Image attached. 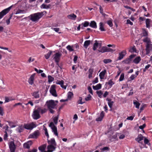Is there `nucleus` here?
Returning a JSON list of instances; mask_svg holds the SVG:
<instances>
[{
	"label": "nucleus",
	"mask_w": 152,
	"mask_h": 152,
	"mask_svg": "<svg viewBox=\"0 0 152 152\" xmlns=\"http://www.w3.org/2000/svg\"><path fill=\"white\" fill-rule=\"evenodd\" d=\"M134 117V116H131L128 117L126 119L127 120L132 121Z\"/></svg>",
	"instance_id": "nucleus-57"
},
{
	"label": "nucleus",
	"mask_w": 152,
	"mask_h": 152,
	"mask_svg": "<svg viewBox=\"0 0 152 152\" xmlns=\"http://www.w3.org/2000/svg\"><path fill=\"white\" fill-rule=\"evenodd\" d=\"M73 94L72 92H69L68 93V99H70L73 96Z\"/></svg>",
	"instance_id": "nucleus-39"
},
{
	"label": "nucleus",
	"mask_w": 152,
	"mask_h": 152,
	"mask_svg": "<svg viewBox=\"0 0 152 152\" xmlns=\"http://www.w3.org/2000/svg\"><path fill=\"white\" fill-rule=\"evenodd\" d=\"M124 74L123 73H122L121 74V75L120 77L119 78V81H122L124 80Z\"/></svg>",
	"instance_id": "nucleus-48"
},
{
	"label": "nucleus",
	"mask_w": 152,
	"mask_h": 152,
	"mask_svg": "<svg viewBox=\"0 0 152 152\" xmlns=\"http://www.w3.org/2000/svg\"><path fill=\"white\" fill-rule=\"evenodd\" d=\"M103 61L104 63L107 64L108 63L111 62L112 60L110 59H104Z\"/></svg>",
	"instance_id": "nucleus-40"
},
{
	"label": "nucleus",
	"mask_w": 152,
	"mask_h": 152,
	"mask_svg": "<svg viewBox=\"0 0 152 152\" xmlns=\"http://www.w3.org/2000/svg\"><path fill=\"white\" fill-rule=\"evenodd\" d=\"M144 138V137H143L142 135V134H140L138 135L137 137L135 139V140L136 141H137L139 143H140L141 144H143L142 142H140V141L141 140H142Z\"/></svg>",
	"instance_id": "nucleus-15"
},
{
	"label": "nucleus",
	"mask_w": 152,
	"mask_h": 152,
	"mask_svg": "<svg viewBox=\"0 0 152 152\" xmlns=\"http://www.w3.org/2000/svg\"><path fill=\"white\" fill-rule=\"evenodd\" d=\"M96 93L98 95V96L100 98L102 97V92L101 91H96Z\"/></svg>",
	"instance_id": "nucleus-46"
},
{
	"label": "nucleus",
	"mask_w": 152,
	"mask_h": 152,
	"mask_svg": "<svg viewBox=\"0 0 152 152\" xmlns=\"http://www.w3.org/2000/svg\"><path fill=\"white\" fill-rule=\"evenodd\" d=\"M50 92L52 95L55 97L57 96V95L56 93V86L53 85L51 86L50 89Z\"/></svg>",
	"instance_id": "nucleus-11"
},
{
	"label": "nucleus",
	"mask_w": 152,
	"mask_h": 152,
	"mask_svg": "<svg viewBox=\"0 0 152 152\" xmlns=\"http://www.w3.org/2000/svg\"><path fill=\"white\" fill-rule=\"evenodd\" d=\"M113 103L114 102L113 101H112L111 102H108V105L110 108H112L113 105Z\"/></svg>",
	"instance_id": "nucleus-54"
},
{
	"label": "nucleus",
	"mask_w": 152,
	"mask_h": 152,
	"mask_svg": "<svg viewBox=\"0 0 152 152\" xmlns=\"http://www.w3.org/2000/svg\"><path fill=\"white\" fill-rule=\"evenodd\" d=\"M93 88L95 90H97L100 89L102 87V85L101 84L99 83L97 84L96 86H93Z\"/></svg>",
	"instance_id": "nucleus-24"
},
{
	"label": "nucleus",
	"mask_w": 152,
	"mask_h": 152,
	"mask_svg": "<svg viewBox=\"0 0 152 152\" xmlns=\"http://www.w3.org/2000/svg\"><path fill=\"white\" fill-rule=\"evenodd\" d=\"M66 48L70 51H72L74 50L72 48V47L69 45H68L67 46Z\"/></svg>",
	"instance_id": "nucleus-47"
},
{
	"label": "nucleus",
	"mask_w": 152,
	"mask_h": 152,
	"mask_svg": "<svg viewBox=\"0 0 152 152\" xmlns=\"http://www.w3.org/2000/svg\"><path fill=\"white\" fill-rule=\"evenodd\" d=\"M46 13H47V12L45 11L37 12L30 15L28 17V18L32 21L37 22L39 19Z\"/></svg>",
	"instance_id": "nucleus-1"
},
{
	"label": "nucleus",
	"mask_w": 152,
	"mask_h": 152,
	"mask_svg": "<svg viewBox=\"0 0 152 152\" xmlns=\"http://www.w3.org/2000/svg\"><path fill=\"white\" fill-rule=\"evenodd\" d=\"M48 81L49 82H51L54 80V78L50 75L48 76Z\"/></svg>",
	"instance_id": "nucleus-45"
},
{
	"label": "nucleus",
	"mask_w": 152,
	"mask_h": 152,
	"mask_svg": "<svg viewBox=\"0 0 152 152\" xmlns=\"http://www.w3.org/2000/svg\"><path fill=\"white\" fill-rule=\"evenodd\" d=\"M38 108L39 112H40L42 114L44 113L47 112V110L45 108L42 109L40 107H38Z\"/></svg>",
	"instance_id": "nucleus-29"
},
{
	"label": "nucleus",
	"mask_w": 152,
	"mask_h": 152,
	"mask_svg": "<svg viewBox=\"0 0 152 152\" xmlns=\"http://www.w3.org/2000/svg\"><path fill=\"white\" fill-rule=\"evenodd\" d=\"M35 75V74L34 73L32 75L28 80V82L29 83L32 85L34 83V77Z\"/></svg>",
	"instance_id": "nucleus-13"
},
{
	"label": "nucleus",
	"mask_w": 152,
	"mask_h": 152,
	"mask_svg": "<svg viewBox=\"0 0 152 152\" xmlns=\"http://www.w3.org/2000/svg\"><path fill=\"white\" fill-rule=\"evenodd\" d=\"M95 42L94 44L93 47V49L94 50H96V48L99 44V43L97 42V40H95Z\"/></svg>",
	"instance_id": "nucleus-30"
},
{
	"label": "nucleus",
	"mask_w": 152,
	"mask_h": 152,
	"mask_svg": "<svg viewBox=\"0 0 152 152\" xmlns=\"http://www.w3.org/2000/svg\"><path fill=\"white\" fill-rule=\"evenodd\" d=\"M56 148V146L48 145L47 147V151L44 152H52L55 150Z\"/></svg>",
	"instance_id": "nucleus-12"
},
{
	"label": "nucleus",
	"mask_w": 152,
	"mask_h": 152,
	"mask_svg": "<svg viewBox=\"0 0 152 152\" xmlns=\"http://www.w3.org/2000/svg\"><path fill=\"white\" fill-rule=\"evenodd\" d=\"M9 147L10 152H15L16 149V146L14 142L12 141L10 142Z\"/></svg>",
	"instance_id": "nucleus-10"
},
{
	"label": "nucleus",
	"mask_w": 152,
	"mask_h": 152,
	"mask_svg": "<svg viewBox=\"0 0 152 152\" xmlns=\"http://www.w3.org/2000/svg\"><path fill=\"white\" fill-rule=\"evenodd\" d=\"M133 103L134 105L135 106V107L137 108H139V106L140 105V104L138 102L136 101H134Z\"/></svg>",
	"instance_id": "nucleus-38"
},
{
	"label": "nucleus",
	"mask_w": 152,
	"mask_h": 152,
	"mask_svg": "<svg viewBox=\"0 0 152 152\" xmlns=\"http://www.w3.org/2000/svg\"><path fill=\"white\" fill-rule=\"evenodd\" d=\"M104 113L103 111H102L100 113V117L96 119V121H101L104 117Z\"/></svg>",
	"instance_id": "nucleus-18"
},
{
	"label": "nucleus",
	"mask_w": 152,
	"mask_h": 152,
	"mask_svg": "<svg viewBox=\"0 0 152 152\" xmlns=\"http://www.w3.org/2000/svg\"><path fill=\"white\" fill-rule=\"evenodd\" d=\"M99 29L101 31H105V29L104 28V24L102 22L99 23Z\"/></svg>",
	"instance_id": "nucleus-25"
},
{
	"label": "nucleus",
	"mask_w": 152,
	"mask_h": 152,
	"mask_svg": "<svg viewBox=\"0 0 152 152\" xmlns=\"http://www.w3.org/2000/svg\"><path fill=\"white\" fill-rule=\"evenodd\" d=\"M91 98V96L90 94H88L86 97L85 98V99L86 101H88L90 100Z\"/></svg>",
	"instance_id": "nucleus-52"
},
{
	"label": "nucleus",
	"mask_w": 152,
	"mask_h": 152,
	"mask_svg": "<svg viewBox=\"0 0 152 152\" xmlns=\"http://www.w3.org/2000/svg\"><path fill=\"white\" fill-rule=\"evenodd\" d=\"M36 126L33 123H31L30 124H25L24 125V127L26 129L32 130L33 128L35 127Z\"/></svg>",
	"instance_id": "nucleus-9"
},
{
	"label": "nucleus",
	"mask_w": 152,
	"mask_h": 152,
	"mask_svg": "<svg viewBox=\"0 0 152 152\" xmlns=\"http://www.w3.org/2000/svg\"><path fill=\"white\" fill-rule=\"evenodd\" d=\"M148 32L145 29H142V32L141 34V37H145V38L148 37Z\"/></svg>",
	"instance_id": "nucleus-20"
},
{
	"label": "nucleus",
	"mask_w": 152,
	"mask_h": 152,
	"mask_svg": "<svg viewBox=\"0 0 152 152\" xmlns=\"http://www.w3.org/2000/svg\"><path fill=\"white\" fill-rule=\"evenodd\" d=\"M131 60L129 58H128L124 60V62L126 64H128L130 63Z\"/></svg>",
	"instance_id": "nucleus-51"
},
{
	"label": "nucleus",
	"mask_w": 152,
	"mask_h": 152,
	"mask_svg": "<svg viewBox=\"0 0 152 152\" xmlns=\"http://www.w3.org/2000/svg\"><path fill=\"white\" fill-rule=\"evenodd\" d=\"M143 41L146 43L145 50L146 54H149L152 50V44L150 39L149 37L145 38L143 39Z\"/></svg>",
	"instance_id": "nucleus-2"
},
{
	"label": "nucleus",
	"mask_w": 152,
	"mask_h": 152,
	"mask_svg": "<svg viewBox=\"0 0 152 152\" xmlns=\"http://www.w3.org/2000/svg\"><path fill=\"white\" fill-rule=\"evenodd\" d=\"M23 146L24 148H30V146L28 144L27 142L25 143L24 144Z\"/></svg>",
	"instance_id": "nucleus-56"
},
{
	"label": "nucleus",
	"mask_w": 152,
	"mask_h": 152,
	"mask_svg": "<svg viewBox=\"0 0 152 152\" xmlns=\"http://www.w3.org/2000/svg\"><path fill=\"white\" fill-rule=\"evenodd\" d=\"M68 18L72 19V20H75L76 18V15H75L73 13L72 14H71L70 15H69L67 16Z\"/></svg>",
	"instance_id": "nucleus-27"
},
{
	"label": "nucleus",
	"mask_w": 152,
	"mask_h": 152,
	"mask_svg": "<svg viewBox=\"0 0 152 152\" xmlns=\"http://www.w3.org/2000/svg\"><path fill=\"white\" fill-rule=\"evenodd\" d=\"M106 72V70L104 69L100 73L99 76L100 79H102L104 78Z\"/></svg>",
	"instance_id": "nucleus-21"
},
{
	"label": "nucleus",
	"mask_w": 152,
	"mask_h": 152,
	"mask_svg": "<svg viewBox=\"0 0 152 152\" xmlns=\"http://www.w3.org/2000/svg\"><path fill=\"white\" fill-rule=\"evenodd\" d=\"M43 129L45 131V134L47 136V138H48L49 137V135L47 129L44 126H43Z\"/></svg>",
	"instance_id": "nucleus-37"
},
{
	"label": "nucleus",
	"mask_w": 152,
	"mask_h": 152,
	"mask_svg": "<svg viewBox=\"0 0 152 152\" xmlns=\"http://www.w3.org/2000/svg\"><path fill=\"white\" fill-rule=\"evenodd\" d=\"M150 66V65L149 64H148L146 66L145 69H144L143 70V72H145L146 71V70L148 69L149 67Z\"/></svg>",
	"instance_id": "nucleus-55"
},
{
	"label": "nucleus",
	"mask_w": 152,
	"mask_h": 152,
	"mask_svg": "<svg viewBox=\"0 0 152 152\" xmlns=\"http://www.w3.org/2000/svg\"><path fill=\"white\" fill-rule=\"evenodd\" d=\"M49 126L51 128L54 134L58 137V134L57 132V127L54 125L53 122H52L50 123Z\"/></svg>",
	"instance_id": "nucleus-5"
},
{
	"label": "nucleus",
	"mask_w": 152,
	"mask_h": 152,
	"mask_svg": "<svg viewBox=\"0 0 152 152\" xmlns=\"http://www.w3.org/2000/svg\"><path fill=\"white\" fill-rule=\"evenodd\" d=\"M7 122L9 123V124L11 127L13 128L16 126L15 125H12V124L13 123L12 122L9 121H7Z\"/></svg>",
	"instance_id": "nucleus-53"
},
{
	"label": "nucleus",
	"mask_w": 152,
	"mask_h": 152,
	"mask_svg": "<svg viewBox=\"0 0 152 152\" xmlns=\"http://www.w3.org/2000/svg\"><path fill=\"white\" fill-rule=\"evenodd\" d=\"M136 77L135 75H132L130 77L131 80H133L135 77Z\"/></svg>",
	"instance_id": "nucleus-63"
},
{
	"label": "nucleus",
	"mask_w": 152,
	"mask_h": 152,
	"mask_svg": "<svg viewBox=\"0 0 152 152\" xmlns=\"http://www.w3.org/2000/svg\"><path fill=\"white\" fill-rule=\"evenodd\" d=\"M26 13V11L25 10H20V9H18V10L16 12L15 14L16 15L18 14H24Z\"/></svg>",
	"instance_id": "nucleus-32"
},
{
	"label": "nucleus",
	"mask_w": 152,
	"mask_h": 152,
	"mask_svg": "<svg viewBox=\"0 0 152 152\" xmlns=\"http://www.w3.org/2000/svg\"><path fill=\"white\" fill-rule=\"evenodd\" d=\"M89 75H88V77L89 78H90L92 77V75L93 73V69H90L89 70Z\"/></svg>",
	"instance_id": "nucleus-35"
},
{
	"label": "nucleus",
	"mask_w": 152,
	"mask_h": 152,
	"mask_svg": "<svg viewBox=\"0 0 152 152\" xmlns=\"http://www.w3.org/2000/svg\"><path fill=\"white\" fill-rule=\"evenodd\" d=\"M12 6L13 5H12L8 8L3 10L0 12V19L2 18L4 15L10 11Z\"/></svg>",
	"instance_id": "nucleus-6"
},
{
	"label": "nucleus",
	"mask_w": 152,
	"mask_h": 152,
	"mask_svg": "<svg viewBox=\"0 0 152 152\" xmlns=\"http://www.w3.org/2000/svg\"><path fill=\"white\" fill-rule=\"evenodd\" d=\"M48 142L49 145L54 146H56V143L54 138L51 139L50 140H48Z\"/></svg>",
	"instance_id": "nucleus-14"
},
{
	"label": "nucleus",
	"mask_w": 152,
	"mask_h": 152,
	"mask_svg": "<svg viewBox=\"0 0 152 152\" xmlns=\"http://www.w3.org/2000/svg\"><path fill=\"white\" fill-rule=\"evenodd\" d=\"M82 97H79V99L77 102V103L78 104H83L84 103V102H82Z\"/></svg>",
	"instance_id": "nucleus-50"
},
{
	"label": "nucleus",
	"mask_w": 152,
	"mask_h": 152,
	"mask_svg": "<svg viewBox=\"0 0 152 152\" xmlns=\"http://www.w3.org/2000/svg\"><path fill=\"white\" fill-rule=\"evenodd\" d=\"M58 119V118L57 117H55L53 119L54 122L56 125L57 124Z\"/></svg>",
	"instance_id": "nucleus-49"
},
{
	"label": "nucleus",
	"mask_w": 152,
	"mask_h": 152,
	"mask_svg": "<svg viewBox=\"0 0 152 152\" xmlns=\"http://www.w3.org/2000/svg\"><path fill=\"white\" fill-rule=\"evenodd\" d=\"M61 55V54L59 52L56 53L54 55L53 59L58 65V62L60 60Z\"/></svg>",
	"instance_id": "nucleus-7"
},
{
	"label": "nucleus",
	"mask_w": 152,
	"mask_h": 152,
	"mask_svg": "<svg viewBox=\"0 0 152 152\" xmlns=\"http://www.w3.org/2000/svg\"><path fill=\"white\" fill-rule=\"evenodd\" d=\"M106 84H108L110 86H111L113 84H114V82L112 81V80H110L107 82L106 83Z\"/></svg>",
	"instance_id": "nucleus-44"
},
{
	"label": "nucleus",
	"mask_w": 152,
	"mask_h": 152,
	"mask_svg": "<svg viewBox=\"0 0 152 152\" xmlns=\"http://www.w3.org/2000/svg\"><path fill=\"white\" fill-rule=\"evenodd\" d=\"M64 81H63V82H62L61 83V84H60L61 87L63 88H64V89H66V86H64Z\"/></svg>",
	"instance_id": "nucleus-60"
},
{
	"label": "nucleus",
	"mask_w": 152,
	"mask_h": 152,
	"mask_svg": "<svg viewBox=\"0 0 152 152\" xmlns=\"http://www.w3.org/2000/svg\"><path fill=\"white\" fill-rule=\"evenodd\" d=\"M141 60V57L140 56H138L134 60L133 62L135 64H138Z\"/></svg>",
	"instance_id": "nucleus-23"
},
{
	"label": "nucleus",
	"mask_w": 152,
	"mask_h": 152,
	"mask_svg": "<svg viewBox=\"0 0 152 152\" xmlns=\"http://www.w3.org/2000/svg\"><path fill=\"white\" fill-rule=\"evenodd\" d=\"M64 81H63V82H62L61 83V84H60L61 87L63 88H64V89H66V86H64Z\"/></svg>",
	"instance_id": "nucleus-59"
},
{
	"label": "nucleus",
	"mask_w": 152,
	"mask_h": 152,
	"mask_svg": "<svg viewBox=\"0 0 152 152\" xmlns=\"http://www.w3.org/2000/svg\"><path fill=\"white\" fill-rule=\"evenodd\" d=\"M15 99H12L11 97H5V103L7 102L10 101L12 100H14Z\"/></svg>",
	"instance_id": "nucleus-36"
},
{
	"label": "nucleus",
	"mask_w": 152,
	"mask_h": 152,
	"mask_svg": "<svg viewBox=\"0 0 152 152\" xmlns=\"http://www.w3.org/2000/svg\"><path fill=\"white\" fill-rule=\"evenodd\" d=\"M136 49L135 47V46H134L133 47L131 48L129 51L131 53H133V52H136Z\"/></svg>",
	"instance_id": "nucleus-42"
},
{
	"label": "nucleus",
	"mask_w": 152,
	"mask_h": 152,
	"mask_svg": "<svg viewBox=\"0 0 152 152\" xmlns=\"http://www.w3.org/2000/svg\"><path fill=\"white\" fill-rule=\"evenodd\" d=\"M52 53V51L51 50H50L49 52L47 54L45 55V56L46 59H48L51 55Z\"/></svg>",
	"instance_id": "nucleus-33"
},
{
	"label": "nucleus",
	"mask_w": 152,
	"mask_h": 152,
	"mask_svg": "<svg viewBox=\"0 0 152 152\" xmlns=\"http://www.w3.org/2000/svg\"><path fill=\"white\" fill-rule=\"evenodd\" d=\"M32 95L35 99L39 98V91L34 92L32 94Z\"/></svg>",
	"instance_id": "nucleus-22"
},
{
	"label": "nucleus",
	"mask_w": 152,
	"mask_h": 152,
	"mask_svg": "<svg viewBox=\"0 0 152 152\" xmlns=\"http://www.w3.org/2000/svg\"><path fill=\"white\" fill-rule=\"evenodd\" d=\"M37 150L36 149H33L31 150H29L28 152H37Z\"/></svg>",
	"instance_id": "nucleus-64"
},
{
	"label": "nucleus",
	"mask_w": 152,
	"mask_h": 152,
	"mask_svg": "<svg viewBox=\"0 0 152 152\" xmlns=\"http://www.w3.org/2000/svg\"><path fill=\"white\" fill-rule=\"evenodd\" d=\"M23 128L24 127L23 126H19L17 128V130L19 132H20L23 131Z\"/></svg>",
	"instance_id": "nucleus-41"
},
{
	"label": "nucleus",
	"mask_w": 152,
	"mask_h": 152,
	"mask_svg": "<svg viewBox=\"0 0 152 152\" xmlns=\"http://www.w3.org/2000/svg\"><path fill=\"white\" fill-rule=\"evenodd\" d=\"M89 25V23L87 21H86L83 24V26L86 27L88 26Z\"/></svg>",
	"instance_id": "nucleus-62"
},
{
	"label": "nucleus",
	"mask_w": 152,
	"mask_h": 152,
	"mask_svg": "<svg viewBox=\"0 0 152 152\" xmlns=\"http://www.w3.org/2000/svg\"><path fill=\"white\" fill-rule=\"evenodd\" d=\"M34 60V58L32 59L31 57L29 58V59L28 60V63H30L31 62H33Z\"/></svg>",
	"instance_id": "nucleus-61"
},
{
	"label": "nucleus",
	"mask_w": 152,
	"mask_h": 152,
	"mask_svg": "<svg viewBox=\"0 0 152 152\" xmlns=\"http://www.w3.org/2000/svg\"><path fill=\"white\" fill-rule=\"evenodd\" d=\"M47 147L46 144H44L38 147L39 150L41 152L45 151Z\"/></svg>",
	"instance_id": "nucleus-17"
},
{
	"label": "nucleus",
	"mask_w": 152,
	"mask_h": 152,
	"mask_svg": "<svg viewBox=\"0 0 152 152\" xmlns=\"http://www.w3.org/2000/svg\"><path fill=\"white\" fill-rule=\"evenodd\" d=\"M48 108H52L54 109L57 104L55 103V102L53 100H50L47 101L46 103Z\"/></svg>",
	"instance_id": "nucleus-4"
},
{
	"label": "nucleus",
	"mask_w": 152,
	"mask_h": 152,
	"mask_svg": "<svg viewBox=\"0 0 152 152\" xmlns=\"http://www.w3.org/2000/svg\"><path fill=\"white\" fill-rule=\"evenodd\" d=\"M91 41L90 40H86L85 42L84 46L85 48H87L88 46L90 44Z\"/></svg>",
	"instance_id": "nucleus-28"
},
{
	"label": "nucleus",
	"mask_w": 152,
	"mask_h": 152,
	"mask_svg": "<svg viewBox=\"0 0 152 152\" xmlns=\"http://www.w3.org/2000/svg\"><path fill=\"white\" fill-rule=\"evenodd\" d=\"M39 112L38 108L37 109L34 110L32 115V118L34 119L37 120L41 117Z\"/></svg>",
	"instance_id": "nucleus-3"
},
{
	"label": "nucleus",
	"mask_w": 152,
	"mask_h": 152,
	"mask_svg": "<svg viewBox=\"0 0 152 152\" xmlns=\"http://www.w3.org/2000/svg\"><path fill=\"white\" fill-rule=\"evenodd\" d=\"M90 26L94 28H97L96 24V22L94 21H91L89 25Z\"/></svg>",
	"instance_id": "nucleus-26"
},
{
	"label": "nucleus",
	"mask_w": 152,
	"mask_h": 152,
	"mask_svg": "<svg viewBox=\"0 0 152 152\" xmlns=\"http://www.w3.org/2000/svg\"><path fill=\"white\" fill-rule=\"evenodd\" d=\"M151 20L149 19H147L146 20V26L147 28H149L150 27V23Z\"/></svg>",
	"instance_id": "nucleus-34"
},
{
	"label": "nucleus",
	"mask_w": 152,
	"mask_h": 152,
	"mask_svg": "<svg viewBox=\"0 0 152 152\" xmlns=\"http://www.w3.org/2000/svg\"><path fill=\"white\" fill-rule=\"evenodd\" d=\"M107 23L109 25L110 27H112L113 26V23L112 21L111 20H108L107 21Z\"/></svg>",
	"instance_id": "nucleus-43"
},
{
	"label": "nucleus",
	"mask_w": 152,
	"mask_h": 152,
	"mask_svg": "<svg viewBox=\"0 0 152 152\" xmlns=\"http://www.w3.org/2000/svg\"><path fill=\"white\" fill-rule=\"evenodd\" d=\"M126 54V52L125 50L122 51L119 53V56L118 58V59L120 60L122 59L124 56Z\"/></svg>",
	"instance_id": "nucleus-16"
},
{
	"label": "nucleus",
	"mask_w": 152,
	"mask_h": 152,
	"mask_svg": "<svg viewBox=\"0 0 152 152\" xmlns=\"http://www.w3.org/2000/svg\"><path fill=\"white\" fill-rule=\"evenodd\" d=\"M40 133L38 130L35 131L33 133L30 134L28 137L29 138H37L40 135Z\"/></svg>",
	"instance_id": "nucleus-8"
},
{
	"label": "nucleus",
	"mask_w": 152,
	"mask_h": 152,
	"mask_svg": "<svg viewBox=\"0 0 152 152\" xmlns=\"http://www.w3.org/2000/svg\"><path fill=\"white\" fill-rule=\"evenodd\" d=\"M88 89L89 92L92 94H93L92 90V89L91 88L90 86H88Z\"/></svg>",
	"instance_id": "nucleus-58"
},
{
	"label": "nucleus",
	"mask_w": 152,
	"mask_h": 152,
	"mask_svg": "<svg viewBox=\"0 0 152 152\" xmlns=\"http://www.w3.org/2000/svg\"><path fill=\"white\" fill-rule=\"evenodd\" d=\"M51 6L50 4L46 5L43 4L41 6V8L43 9H48L50 8Z\"/></svg>",
	"instance_id": "nucleus-31"
},
{
	"label": "nucleus",
	"mask_w": 152,
	"mask_h": 152,
	"mask_svg": "<svg viewBox=\"0 0 152 152\" xmlns=\"http://www.w3.org/2000/svg\"><path fill=\"white\" fill-rule=\"evenodd\" d=\"M98 51L99 52L104 53L107 52V47L103 46L99 48Z\"/></svg>",
	"instance_id": "nucleus-19"
}]
</instances>
